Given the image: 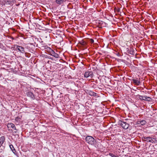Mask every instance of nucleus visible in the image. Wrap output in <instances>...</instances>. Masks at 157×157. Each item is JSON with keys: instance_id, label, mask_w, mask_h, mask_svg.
<instances>
[{"instance_id": "nucleus-1", "label": "nucleus", "mask_w": 157, "mask_h": 157, "mask_svg": "<svg viewBox=\"0 0 157 157\" xmlns=\"http://www.w3.org/2000/svg\"><path fill=\"white\" fill-rule=\"evenodd\" d=\"M142 139L143 141H144L154 144L156 143V142L157 141L156 139L151 138L150 137L143 136L142 138Z\"/></svg>"}, {"instance_id": "nucleus-2", "label": "nucleus", "mask_w": 157, "mask_h": 157, "mask_svg": "<svg viewBox=\"0 0 157 157\" xmlns=\"http://www.w3.org/2000/svg\"><path fill=\"white\" fill-rule=\"evenodd\" d=\"M47 50L49 52V54L50 55L56 58H58L59 57V55L56 53L52 49L50 48H48Z\"/></svg>"}, {"instance_id": "nucleus-3", "label": "nucleus", "mask_w": 157, "mask_h": 157, "mask_svg": "<svg viewBox=\"0 0 157 157\" xmlns=\"http://www.w3.org/2000/svg\"><path fill=\"white\" fill-rule=\"evenodd\" d=\"M85 140L89 144L91 145L94 144L95 139L93 137L90 136H87L86 137Z\"/></svg>"}, {"instance_id": "nucleus-4", "label": "nucleus", "mask_w": 157, "mask_h": 157, "mask_svg": "<svg viewBox=\"0 0 157 157\" xmlns=\"http://www.w3.org/2000/svg\"><path fill=\"white\" fill-rule=\"evenodd\" d=\"M94 74L92 71H87L85 72L84 74V77L86 78H93Z\"/></svg>"}, {"instance_id": "nucleus-5", "label": "nucleus", "mask_w": 157, "mask_h": 157, "mask_svg": "<svg viewBox=\"0 0 157 157\" xmlns=\"http://www.w3.org/2000/svg\"><path fill=\"white\" fill-rule=\"evenodd\" d=\"M14 47L16 50H18L22 53H23L25 52L24 48L22 46H19L17 45H15Z\"/></svg>"}, {"instance_id": "nucleus-6", "label": "nucleus", "mask_w": 157, "mask_h": 157, "mask_svg": "<svg viewBox=\"0 0 157 157\" xmlns=\"http://www.w3.org/2000/svg\"><path fill=\"white\" fill-rule=\"evenodd\" d=\"M137 96H138V98L141 100L150 101L151 100V98L150 97L143 96L139 95H138Z\"/></svg>"}, {"instance_id": "nucleus-7", "label": "nucleus", "mask_w": 157, "mask_h": 157, "mask_svg": "<svg viewBox=\"0 0 157 157\" xmlns=\"http://www.w3.org/2000/svg\"><path fill=\"white\" fill-rule=\"evenodd\" d=\"M121 122L120 125L124 129H127L129 127V124L128 123L121 121Z\"/></svg>"}, {"instance_id": "nucleus-8", "label": "nucleus", "mask_w": 157, "mask_h": 157, "mask_svg": "<svg viewBox=\"0 0 157 157\" xmlns=\"http://www.w3.org/2000/svg\"><path fill=\"white\" fill-rule=\"evenodd\" d=\"M133 82L137 86H138L140 83V78H133L132 80Z\"/></svg>"}, {"instance_id": "nucleus-9", "label": "nucleus", "mask_w": 157, "mask_h": 157, "mask_svg": "<svg viewBox=\"0 0 157 157\" xmlns=\"http://www.w3.org/2000/svg\"><path fill=\"white\" fill-rule=\"evenodd\" d=\"M146 123L145 120H139L137 121V124L140 125H145Z\"/></svg>"}, {"instance_id": "nucleus-10", "label": "nucleus", "mask_w": 157, "mask_h": 157, "mask_svg": "<svg viewBox=\"0 0 157 157\" xmlns=\"http://www.w3.org/2000/svg\"><path fill=\"white\" fill-rule=\"evenodd\" d=\"M26 94L28 97H31L33 99H35L34 94L31 92L28 91L26 93Z\"/></svg>"}, {"instance_id": "nucleus-11", "label": "nucleus", "mask_w": 157, "mask_h": 157, "mask_svg": "<svg viewBox=\"0 0 157 157\" xmlns=\"http://www.w3.org/2000/svg\"><path fill=\"white\" fill-rule=\"evenodd\" d=\"M5 139L4 136H2L0 138V148L2 145L5 141Z\"/></svg>"}, {"instance_id": "nucleus-12", "label": "nucleus", "mask_w": 157, "mask_h": 157, "mask_svg": "<svg viewBox=\"0 0 157 157\" xmlns=\"http://www.w3.org/2000/svg\"><path fill=\"white\" fill-rule=\"evenodd\" d=\"M88 94L90 96H94L96 97H98L99 96L97 94V93L94 92L92 91H90L88 93Z\"/></svg>"}, {"instance_id": "nucleus-13", "label": "nucleus", "mask_w": 157, "mask_h": 157, "mask_svg": "<svg viewBox=\"0 0 157 157\" xmlns=\"http://www.w3.org/2000/svg\"><path fill=\"white\" fill-rule=\"evenodd\" d=\"M128 53L132 55H134V50L132 48H130L128 49L127 51Z\"/></svg>"}, {"instance_id": "nucleus-14", "label": "nucleus", "mask_w": 157, "mask_h": 157, "mask_svg": "<svg viewBox=\"0 0 157 157\" xmlns=\"http://www.w3.org/2000/svg\"><path fill=\"white\" fill-rule=\"evenodd\" d=\"M7 127L10 130L11 128H15V126L14 124L12 123H9L8 124Z\"/></svg>"}, {"instance_id": "nucleus-15", "label": "nucleus", "mask_w": 157, "mask_h": 157, "mask_svg": "<svg viewBox=\"0 0 157 157\" xmlns=\"http://www.w3.org/2000/svg\"><path fill=\"white\" fill-rule=\"evenodd\" d=\"M99 27L102 28V26H104V25L105 24V23L102 21H99Z\"/></svg>"}, {"instance_id": "nucleus-16", "label": "nucleus", "mask_w": 157, "mask_h": 157, "mask_svg": "<svg viewBox=\"0 0 157 157\" xmlns=\"http://www.w3.org/2000/svg\"><path fill=\"white\" fill-rule=\"evenodd\" d=\"M79 43L82 46L84 47H86V43L84 41L82 40Z\"/></svg>"}, {"instance_id": "nucleus-17", "label": "nucleus", "mask_w": 157, "mask_h": 157, "mask_svg": "<svg viewBox=\"0 0 157 157\" xmlns=\"http://www.w3.org/2000/svg\"><path fill=\"white\" fill-rule=\"evenodd\" d=\"M115 12L119 13L120 12V8L118 7H115L114 9Z\"/></svg>"}, {"instance_id": "nucleus-18", "label": "nucleus", "mask_w": 157, "mask_h": 157, "mask_svg": "<svg viewBox=\"0 0 157 157\" xmlns=\"http://www.w3.org/2000/svg\"><path fill=\"white\" fill-rule=\"evenodd\" d=\"M10 149L12 150V151L14 153L15 152H16V151L13 147V145H10Z\"/></svg>"}, {"instance_id": "nucleus-19", "label": "nucleus", "mask_w": 157, "mask_h": 157, "mask_svg": "<svg viewBox=\"0 0 157 157\" xmlns=\"http://www.w3.org/2000/svg\"><path fill=\"white\" fill-rule=\"evenodd\" d=\"M56 2L59 4H61L63 2V0H56Z\"/></svg>"}, {"instance_id": "nucleus-20", "label": "nucleus", "mask_w": 157, "mask_h": 157, "mask_svg": "<svg viewBox=\"0 0 157 157\" xmlns=\"http://www.w3.org/2000/svg\"><path fill=\"white\" fill-rule=\"evenodd\" d=\"M21 119V117H17L16 118L15 120L16 121L18 122L20 121Z\"/></svg>"}, {"instance_id": "nucleus-21", "label": "nucleus", "mask_w": 157, "mask_h": 157, "mask_svg": "<svg viewBox=\"0 0 157 157\" xmlns=\"http://www.w3.org/2000/svg\"><path fill=\"white\" fill-rule=\"evenodd\" d=\"M92 87L94 89H96L97 87V86L96 84H94V83L91 84Z\"/></svg>"}, {"instance_id": "nucleus-22", "label": "nucleus", "mask_w": 157, "mask_h": 157, "mask_svg": "<svg viewBox=\"0 0 157 157\" xmlns=\"http://www.w3.org/2000/svg\"><path fill=\"white\" fill-rule=\"evenodd\" d=\"M109 155L112 156V157H117V156L115 155L114 154H113L112 153H109Z\"/></svg>"}, {"instance_id": "nucleus-23", "label": "nucleus", "mask_w": 157, "mask_h": 157, "mask_svg": "<svg viewBox=\"0 0 157 157\" xmlns=\"http://www.w3.org/2000/svg\"><path fill=\"white\" fill-rule=\"evenodd\" d=\"M2 148H0V153H3L4 152V147H3Z\"/></svg>"}, {"instance_id": "nucleus-24", "label": "nucleus", "mask_w": 157, "mask_h": 157, "mask_svg": "<svg viewBox=\"0 0 157 157\" xmlns=\"http://www.w3.org/2000/svg\"><path fill=\"white\" fill-rule=\"evenodd\" d=\"M90 43H91V44H92V43H94V40L92 39H90Z\"/></svg>"}, {"instance_id": "nucleus-25", "label": "nucleus", "mask_w": 157, "mask_h": 157, "mask_svg": "<svg viewBox=\"0 0 157 157\" xmlns=\"http://www.w3.org/2000/svg\"><path fill=\"white\" fill-rule=\"evenodd\" d=\"M13 129L14 130V132L16 133L17 132V129H16V128L15 127V128H13Z\"/></svg>"}]
</instances>
